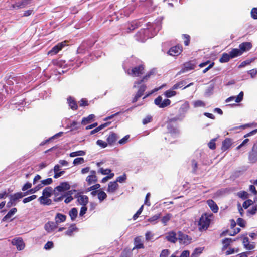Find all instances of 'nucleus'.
Here are the masks:
<instances>
[{
  "label": "nucleus",
  "instance_id": "f257e3e1",
  "mask_svg": "<svg viewBox=\"0 0 257 257\" xmlns=\"http://www.w3.org/2000/svg\"><path fill=\"white\" fill-rule=\"evenodd\" d=\"M213 218V215L212 214L204 213L202 214L198 223L199 230L207 229Z\"/></svg>",
  "mask_w": 257,
  "mask_h": 257
},
{
  "label": "nucleus",
  "instance_id": "f03ea898",
  "mask_svg": "<svg viewBox=\"0 0 257 257\" xmlns=\"http://www.w3.org/2000/svg\"><path fill=\"white\" fill-rule=\"evenodd\" d=\"M154 74L153 71H150L143 78L139 81L134 82L133 87L136 88L138 85H141L139 87V90L137 93L139 96H142L143 95L144 92L146 89V86L144 84H141L142 83L147 82L148 79L151 77L152 75Z\"/></svg>",
  "mask_w": 257,
  "mask_h": 257
},
{
  "label": "nucleus",
  "instance_id": "7ed1b4c3",
  "mask_svg": "<svg viewBox=\"0 0 257 257\" xmlns=\"http://www.w3.org/2000/svg\"><path fill=\"white\" fill-rule=\"evenodd\" d=\"M22 80V78H21L20 77H16L10 76L6 81V84L4 85V86L8 87V86H9V88L10 89L16 90L18 87V84L22 83L21 82Z\"/></svg>",
  "mask_w": 257,
  "mask_h": 257
},
{
  "label": "nucleus",
  "instance_id": "20e7f679",
  "mask_svg": "<svg viewBox=\"0 0 257 257\" xmlns=\"http://www.w3.org/2000/svg\"><path fill=\"white\" fill-rule=\"evenodd\" d=\"M144 68L143 66L142 65H140L133 68L131 70H128L127 73L133 77H138L144 73Z\"/></svg>",
  "mask_w": 257,
  "mask_h": 257
},
{
  "label": "nucleus",
  "instance_id": "39448f33",
  "mask_svg": "<svg viewBox=\"0 0 257 257\" xmlns=\"http://www.w3.org/2000/svg\"><path fill=\"white\" fill-rule=\"evenodd\" d=\"M248 160L251 163L257 162V141L253 144L251 150L249 152Z\"/></svg>",
  "mask_w": 257,
  "mask_h": 257
},
{
  "label": "nucleus",
  "instance_id": "423d86ee",
  "mask_svg": "<svg viewBox=\"0 0 257 257\" xmlns=\"http://www.w3.org/2000/svg\"><path fill=\"white\" fill-rule=\"evenodd\" d=\"M154 103L160 108H164L170 104L171 101L168 99H165L162 101V97L159 96L155 99Z\"/></svg>",
  "mask_w": 257,
  "mask_h": 257
},
{
  "label": "nucleus",
  "instance_id": "0eeeda50",
  "mask_svg": "<svg viewBox=\"0 0 257 257\" xmlns=\"http://www.w3.org/2000/svg\"><path fill=\"white\" fill-rule=\"evenodd\" d=\"M12 244L16 246L18 250H22L25 247V243L20 237L13 239L12 241Z\"/></svg>",
  "mask_w": 257,
  "mask_h": 257
},
{
  "label": "nucleus",
  "instance_id": "6e6552de",
  "mask_svg": "<svg viewBox=\"0 0 257 257\" xmlns=\"http://www.w3.org/2000/svg\"><path fill=\"white\" fill-rule=\"evenodd\" d=\"M182 47L180 45H177L171 47L168 52L169 55L176 56L179 55L182 52Z\"/></svg>",
  "mask_w": 257,
  "mask_h": 257
},
{
  "label": "nucleus",
  "instance_id": "1a4fd4ad",
  "mask_svg": "<svg viewBox=\"0 0 257 257\" xmlns=\"http://www.w3.org/2000/svg\"><path fill=\"white\" fill-rule=\"evenodd\" d=\"M96 171L92 170L90 171V175L88 176L86 178V181L88 185H90L93 183H95L97 181V177L96 175Z\"/></svg>",
  "mask_w": 257,
  "mask_h": 257
},
{
  "label": "nucleus",
  "instance_id": "9d476101",
  "mask_svg": "<svg viewBox=\"0 0 257 257\" xmlns=\"http://www.w3.org/2000/svg\"><path fill=\"white\" fill-rule=\"evenodd\" d=\"M70 188V185L68 183L62 182L59 185L55 188V191H58L61 193H65V191L69 190Z\"/></svg>",
  "mask_w": 257,
  "mask_h": 257
},
{
  "label": "nucleus",
  "instance_id": "9b49d317",
  "mask_svg": "<svg viewBox=\"0 0 257 257\" xmlns=\"http://www.w3.org/2000/svg\"><path fill=\"white\" fill-rule=\"evenodd\" d=\"M66 42H63L58 43L57 45L54 46L52 49L49 51L48 54L51 55L56 54L62 48L65 46Z\"/></svg>",
  "mask_w": 257,
  "mask_h": 257
},
{
  "label": "nucleus",
  "instance_id": "f8f14e48",
  "mask_svg": "<svg viewBox=\"0 0 257 257\" xmlns=\"http://www.w3.org/2000/svg\"><path fill=\"white\" fill-rule=\"evenodd\" d=\"M165 238L167 241L171 243H175L178 240V235L175 232L172 231L166 233Z\"/></svg>",
  "mask_w": 257,
  "mask_h": 257
},
{
  "label": "nucleus",
  "instance_id": "ddd939ff",
  "mask_svg": "<svg viewBox=\"0 0 257 257\" xmlns=\"http://www.w3.org/2000/svg\"><path fill=\"white\" fill-rule=\"evenodd\" d=\"M32 0H23L21 2H18L15 4L12 5L13 9H21L26 7L28 5L30 4Z\"/></svg>",
  "mask_w": 257,
  "mask_h": 257
},
{
  "label": "nucleus",
  "instance_id": "4468645a",
  "mask_svg": "<svg viewBox=\"0 0 257 257\" xmlns=\"http://www.w3.org/2000/svg\"><path fill=\"white\" fill-rule=\"evenodd\" d=\"M26 194V193H23L22 192H18L9 196L10 199L16 205L18 201L22 198Z\"/></svg>",
  "mask_w": 257,
  "mask_h": 257
},
{
  "label": "nucleus",
  "instance_id": "2eb2a0df",
  "mask_svg": "<svg viewBox=\"0 0 257 257\" xmlns=\"http://www.w3.org/2000/svg\"><path fill=\"white\" fill-rule=\"evenodd\" d=\"M243 92L241 91L237 96H231L227 98L225 102L227 103L235 100V102L239 103L243 100Z\"/></svg>",
  "mask_w": 257,
  "mask_h": 257
},
{
  "label": "nucleus",
  "instance_id": "dca6fc26",
  "mask_svg": "<svg viewBox=\"0 0 257 257\" xmlns=\"http://www.w3.org/2000/svg\"><path fill=\"white\" fill-rule=\"evenodd\" d=\"M167 128L169 133L173 137L175 138L177 137L179 134V130L174 126H173L170 123H168L167 125Z\"/></svg>",
  "mask_w": 257,
  "mask_h": 257
},
{
  "label": "nucleus",
  "instance_id": "f3484780",
  "mask_svg": "<svg viewBox=\"0 0 257 257\" xmlns=\"http://www.w3.org/2000/svg\"><path fill=\"white\" fill-rule=\"evenodd\" d=\"M178 240H179L180 243L188 244L190 243V239L188 235L183 234L181 232H178Z\"/></svg>",
  "mask_w": 257,
  "mask_h": 257
},
{
  "label": "nucleus",
  "instance_id": "a211bd4d",
  "mask_svg": "<svg viewBox=\"0 0 257 257\" xmlns=\"http://www.w3.org/2000/svg\"><path fill=\"white\" fill-rule=\"evenodd\" d=\"M252 47L250 42H243L239 45V50L241 52L242 54L243 52L248 51Z\"/></svg>",
  "mask_w": 257,
  "mask_h": 257
},
{
  "label": "nucleus",
  "instance_id": "6ab92c4d",
  "mask_svg": "<svg viewBox=\"0 0 257 257\" xmlns=\"http://www.w3.org/2000/svg\"><path fill=\"white\" fill-rule=\"evenodd\" d=\"M118 186V185L116 182H110L108 184L107 191L110 193H113L117 190Z\"/></svg>",
  "mask_w": 257,
  "mask_h": 257
},
{
  "label": "nucleus",
  "instance_id": "aec40b11",
  "mask_svg": "<svg viewBox=\"0 0 257 257\" xmlns=\"http://www.w3.org/2000/svg\"><path fill=\"white\" fill-rule=\"evenodd\" d=\"M76 192V190H70L67 192L64 193V198H66L64 202L65 203L67 204L70 203L73 199L72 195L74 192Z\"/></svg>",
  "mask_w": 257,
  "mask_h": 257
},
{
  "label": "nucleus",
  "instance_id": "412c9836",
  "mask_svg": "<svg viewBox=\"0 0 257 257\" xmlns=\"http://www.w3.org/2000/svg\"><path fill=\"white\" fill-rule=\"evenodd\" d=\"M118 138L116 134L111 132L107 137V142L109 145H111L117 140Z\"/></svg>",
  "mask_w": 257,
  "mask_h": 257
},
{
  "label": "nucleus",
  "instance_id": "4be33fe9",
  "mask_svg": "<svg viewBox=\"0 0 257 257\" xmlns=\"http://www.w3.org/2000/svg\"><path fill=\"white\" fill-rule=\"evenodd\" d=\"M207 204L214 213H217L218 211V207L216 203L212 200H208L207 201Z\"/></svg>",
  "mask_w": 257,
  "mask_h": 257
},
{
  "label": "nucleus",
  "instance_id": "5701e85b",
  "mask_svg": "<svg viewBox=\"0 0 257 257\" xmlns=\"http://www.w3.org/2000/svg\"><path fill=\"white\" fill-rule=\"evenodd\" d=\"M232 144V140L229 138L225 139L222 142V150L225 151L227 150Z\"/></svg>",
  "mask_w": 257,
  "mask_h": 257
},
{
  "label": "nucleus",
  "instance_id": "b1692460",
  "mask_svg": "<svg viewBox=\"0 0 257 257\" xmlns=\"http://www.w3.org/2000/svg\"><path fill=\"white\" fill-rule=\"evenodd\" d=\"M17 211L16 208H13L11 209L8 213L4 217L3 220L4 221H6L10 219Z\"/></svg>",
  "mask_w": 257,
  "mask_h": 257
},
{
  "label": "nucleus",
  "instance_id": "393cba45",
  "mask_svg": "<svg viewBox=\"0 0 257 257\" xmlns=\"http://www.w3.org/2000/svg\"><path fill=\"white\" fill-rule=\"evenodd\" d=\"M56 228L55 223L53 222H49L46 223L45 225V230L48 232H50L53 231Z\"/></svg>",
  "mask_w": 257,
  "mask_h": 257
},
{
  "label": "nucleus",
  "instance_id": "a878e982",
  "mask_svg": "<svg viewBox=\"0 0 257 257\" xmlns=\"http://www.w3.org/2000/svg\"><path fill=\"white\" fill-rule=\"evenodd\" d=\"M40 203L45 205H49L52 203V200L48 197L41 196L38 199Z\"/></svg>",
  "mask_w": 257,
  "mask_h": 257
},
{
  "label": "nucleus",
  "instance_id": "bb28decb",
  "mask_svg": "<svg viewBox=\"0 0 257 257\" xmlns=\"http://www.w3.org/2000/svg\"><path fill=\"white\" fill-rule=\"evenodd\" d=\"M77 201L79 204L85 206L88 202V197L86 195H80L78 197Z\"/></svg>",
  "mask_w": 257,
  "mask_h": 257
},
{
  "label": "nucleus",
  "instance_id": "cd10ccee",
  "mask_svg": "<svg viewBox=\"0 0 257 257\" xmlns=\"http://www.w3.org/2000/svg\"><path fill=\"white\" fill-rule=\"evenodd\" d=\"M134 245L135 247H134L133 249H141L144 248V245L142 243V241L141 239L139 237H136L135 239L134 240Z\"/></svg>",
  "mask_w": 257,
  "mask_h": 257
},
{
  "label": "nucleus",
  "instance_id": "c85d7f7f",
  "mask_svg": "<svg viewBox=\"0 0 257 257\" xmlns=\"http://www.w3.org/2000/svg\"><path fill=\"white\" fill-rule=\"evenodd\" d=\"M230 59L231 58L229 53H223L219 58V62L220 63L228 62Z\"/></svg>",
  "mask_w": 257,
  "mask_h": 257
},
{
  "label": "nucleus",
  "instance_id": "c756f323",
  "mask_svg": "<svg viewBox=\"0 0 257 257\" xmlns=\"http://www.w3.org/2000/svg\"><path fill=\"white\" fill-rule=\"evenodd\" d=\"M229 54L231 59L242 55L241 52L239 50V49L236 48L232 49V50L229 52Z\"/></svg>",
  "mask_w": 257,
  "mask_h": 257
},
{
  "label": "nucleus",
  "instance_id": "7c9ffc66",
  "mask_svg": "<svg viewBox=\"0 0 257 257\" xmlns=\"http://www.w3.org/2000/svg\"><path fill=\"white\" fill-rule=\"evenodd\" d=\"M67 101L70 107L73 110H76L77 108V105L76 102L74 101L73 98L69 97L67 98Z\"/></svg>",
  "mask_w": 257,
  "mask_h": 257
},
{
  "label": "nucleus",
  "instance_id": "2f4dec72",
  "mask_svg": "<svg viewBox=\"0 0 257 257\" xmlns=\"http://www.w3.org/2000/svg\"><path fill=\"white\" fill-rule=\"evenodd\" d=\"M52 192V188L51 187H47L43 190L42 192V196L50 197L51 195Z\"/></svg>",
  "mask_w": 257,
  "mask_h": 257
},
{
  "label": "nucleus",
  "instance_id": "473e14b6",
  "mask_svg": "<svg viewBox=\"0 0 257 257\" xmlns=\"http://www.w3.org/2000/svg\"><path fill=\"white\" fill-rule=\"evenodd\" d=\"M77 230V227H76L75 224L71 225L68 230L66 231L65 234L68 236H71L73 235V232L74 231H76Z\"/></svg>",
  "mask_w": 257,
  "mask_h": 257
},
{
  "label": "nucleus",
  "instance_id": "72a5a7b5",
  "mask_svg": "<svg viewBox=\"0 0 257 257\" xmlns=\"http://www.w3.org/2000/svg\"><path fill=\"white\" fill-rule=\"evenodd\" d=\"M77 214L78 211L77 209L75 208H72L69 212V215L71 217V219L73 221L75 219L77 216Z\"/></svg>",
  "mask_w": 257,
  "mask_h": 257
},
{
  "label": "nucleus",
  "instance_id": "f704fd0d",
  "mask_svg": "<svg viewBox=\"0 0 257 257\" xmlns=\"http://www.w3.org/2000/svg\"><path fill=\"white\" fill-rule=\"evenodd\" d=\"M66 220V216L61 213H57L55 217V220L57 223L64 222Z\"/></svg>",
  "mask_w": 257,
  "mask_h": 257
},
{
  "label": "nucleus",
  "instance_id": "c9c22d12",
  "mask_svg": "<svg viewBox=\"0 0 257 257\" xmlns=\"http://www.w3.org/2000/svg\"><path fill=\"white\" fill-rule=\"evenodd\" d=\"M94 115L90 114L88 117L83 118L82 120L81 123L83 125L89 123L91 122V120L94 118Z\"/></svg>",
  "mask_w": 257,
  "mask_h": 257
},
{
  "label": "nucleus",
  "instance_id": "e433bc0d",
  "mask_svg": "<svg viewBox=\"0 0 257 257\" xmlns=\"http://www.w3.org/2000/svg\"><path fill=\"white\" fill-rule=\"evenodd\" d=\"M24 99L22 98V99H19V97H17L15 100L12 101V105H24ZM26 105V103H25L24 105Z\"/></svg>",
  "mask_w": 257,
  "mask_h": 257
},
{
  "label": "nucleus",
  "instance_id": "4c0bfd02",
  "mask_svg": "<svg viewBox=\"0 0 257 257\" xmlns=\"http://www.w3.org/2000/svg\"><path fill=\"white\" fill-rule=\"evenodd\" d=\"M203 249V248L201 247L195 248L191 255V257H198L202 252Z\"/></svg>",
  "mask_w": 257,
  "mask_h": 257
},
{
  "label": "nucleus",
  "instance_id": "58836bf2",
  "mask_svg": "<svg viewBox=\"0 0 257 257\" xmlns=\"http://www.w3.org/2000/svg\"><path fill=\"white\" fill-rule=\"evenodd\" d=\"M193 106L195 108L202 107H204L205 106L206 104L203 101L198 100L193 102Z\"/></svg>",
  "mask_w": 257,
  "mask_h": 257
},
{
  "label": "nucleus",
  "instance_id": "ea45409f",
  "mask_svg": "<svg viewBox=\"0 0 257 257\" xmlns=\"http://www.w3.org/2000/svg\"><path fill=\"white\" fill-rule=\"evenodd\" d=\"M214 86L213 84H210L208 87L206 89L205 95L206 96H210L213 93Z\"/></svg>",
  "mask_w": 257,
  "mask_h": 257
},
{
  "label": "nucleus",
  "instance_id": "a19ab883",
  "mask_svg": "<svg viewBox=\"0 0 257 257\" xmlns=\"http://www.w3.org/2000/svg\"><path fill=\"white\" fill-rule=\"evenodd\" d=\"M85 154V151L80 150L71 153L70 154V156L71 157H74L78 156H84Z\"/></svg>",
  "mask_w": 257,
  "mask_h": 257
},
{
  "label": "nucleus",
  "instance_id": "79ce46f5",
  "mask_svg": "<svg viewBox=\"0 0 257 257\" xmlns=\"http://www.w3.org/2000/svg\"><path fill=\"white\" fill-rule=\"evenodd\" d=\"M107 197L106 194L103 191H99L98 192V198L100 202L103 201Z\"/></svg>",
  "mask_w": 257,
  "mask_h": 257
},
{
  "label": "nucleus",
  "instance_id": "37998d69",
  "mask_svg": "<svg viewBox=\"0 0 257 257\" xmlns=\"http://www.w3.org/2000/svg\"><path fill=\"white\" fill-rule=\"evenodd\" d=\"M172 215L170 214H167L165 216L162 217L161 219L162 223L164 225H166L167 222L170 220Z\"/></svg>",
  "mask_w": 257,
  "mask_h": 257
},
{
  "label": "nucleus",
  "instance_id": "c03bdc74",
  "mask_svg": "<svg viewBox=\"0 0 257 257\" xmlns=\"http://www.w3.org/2000/svg\"><path fill=\"white\" fill-rule=\"evenodd\" d=\"M63 134V132H59L58 133L55 134V135H54L53 136L50 137L49 139L46 140L44 142H42L41 144H40V145H44L45 143L49 142L50 141H51V140L52 139H54L55 138H56L57 137H59L60 136H61Z\"/></svg>",
  "mask_w": 257,
  "mask_h": 257
},
{
  "label": "nucleus",
  "instance_id": "a18cd8bd",
  "mask_svg": "<svg viewBox=\"0 0 257 257\" xmlns=\"http://www.w3.org/2000/svg\"><path fill=\"white\" fill-rule=\"evenodd\" d=\"M232 242V240L231 238H226L222 240V244H223V247L227 248L230 244Z\"/></svg>",
  "mask_w": 257,
  "mask_h": 257
},
{
  "label": "nucleus",
  "instance_id": "49530a36",
  "mask_svg": "<svg viewBox=\"0 0 257 257\" xmlns=\"http://www.w3.org/2000/svg\"><path fill=\"white\" fill-rule=\"evenodd\" d=\"M160 217V214H157L151 217L148 219V221L153 223H156L157 220Z\"/></svg>",
  "mask_w": 257,
  "mask_h": 257
},
{
  "label": "nucleus",
  "instance_id": "de8ad7c7",
  "mask_svg": "<svg viewBox=\"0 0 257 257\" xmlns=\"http://www.w3.org/2000/svg\"><path fill=\"white\" fill-rule=\"evenodd\" d=\"M186 84L185 81H181L176 84H175L172 87L173 89H177L178 88H181L184 86V85Z\"/></svg>",
  "mask_w": 257,
  "mask_h": 257
},
{
  "label": "nucleus",
  "instance_id": "09e8293b",
  "mask_svg": "<svg viewBox=\"0 0 257 257\" xmlns=\"http://www.w3.org/2000/svg\"><path fill=\"white\" fill-rule=\"evenodd\" d=\"M176 94V92L172 90H168L165 93V95L167 97H171L173 96H175Z\"/></svg>",
  "mask_w": 257,
  "mask_h": 257
},
{
  "label": "nucleus",
  "instance_id": "8fccbe9b",
  "mask_svg": "<svg viewBox=\"0 0 257 257\" xmlns=\"http://www.w3.org/2000/svg\"><path fill=\"white\" fill-rule=\"evenodd\" d=\"M237 195L239 197L245 199L247 198L248 197V193L245 191H240L237 193Z\"/></svg>",
  "mask_w": 257,
  "mask_h": 257
},
{
  "label": "nucleus",
  "instance_id": "3c124183",
  "mask_svg": "<svg viewBox=\"0 0 257 257\" xmlns=\"http://www.w3.org/2000/svg\"><path fill=\"white\" fill-rule=\"evenodd\" d=\"M84 162V160L83 158H77L73 161V164L74 165L82 164Z\"/></svg>",
  "mask_w": 257,
  "mask_h": 257
},
{
  "label": "nucleus",
  "instance_id": "603ef678",
  "mask_svg": "<svg viewBox=\"0 0 257 257\" xmlns=\"http://www.w3.org/2000/svg\"><path fill=\"white\" fill-rule=\"evenodd\" d=\"M194 68V66L192 65V64L190 63H186L184 64V70L185 71H188L192 69H193Z\"/></svg>",
  "mask_w": 257,
  "mask_h": 257
},
{
  "label": "nucleus",
  "instance_id": "864d4df0",
  "mask_svg": "<svg viewBox=\"0 0 257 257\" xmlns=\"http://www.w3.org/2000/svg\"><path fill=\"white\" fill-rule=\"evenodd\" d=\"M36 197H37L36 195H33L31 196H29V197L24 198L23 200V202L24 203H26L32 201L33 200L36 199Z\"/></svg>",
  "mask_w": 257,
  "mask_h": 257
},
{
  "label": "nucleus",
  "instance_id": "5fc2aeb1",
  "mask_svg": "<svg viewBox=\"0 0 257 257\" xmlns=\"http://www.w3.org/2000/svg\"><path fill=\"white\" fill-rule=\"evenodd\" d=\"M96 144L102 148H104L107 146V143L101 140H98L96 142Z\"/></svg>",
  "mask_w": 257,
  "mask_h": 257
},
{
  "label": "nucleus",
  "instance_id": "6e6d98bb",
  "mask_svg": "<svg viewBox=\"0 0 257 257\" xmlns=\"http://www.w3.org/2000/svg\"><path fill=\"white\" fill-rule=\"evenodd\" d=\"M87 48V45L85 43H83L77 50V52L79 53H83L84 49Z\"/></svg>",
  "mask_w": 257,
  "mask_h": 257
},
{
  "label": "nucleus",
  "instance_id": "4d7b16f0",
  "mask_svg": "<svg viewBox=\"0 0 257 257\" xmlns=\"http://www.w3.org/2000/svg\"><path fill=\"white\" fill-rule=\"evenodd\" d=\"M252 204L253 201L250 199H248L244 202L242 206L243 208H244L245 209H247L249 206H250Z\"/></svg>",
  "mask_w": 257,
  "mask_h": 257
},
{
  "label": "nucleus",
  "instance_id": "13d9d810",
  "mask_svg": "<svg viewBox=\"0 0 257 257\" xmlns=\"http://www.w3.org/2000/svg\"><path fill=\"white\" fill-rule=\"evenodd\" d=\"M138 27V25L137 24V23L135 22H132V23L131 24L130 26H128L127 27L128 30L127 31V32H131L132 30H134L136 28Z\"/></svg>",
  "mask_w": 257,
  "mask_h": 257
},
{
  "label": "nucleus",
  "instance_id": "bf43d9fd",
  "mask_svg": "<svg viewBox=\"0 0 257 257\" xmlns=\"http://www.w3.org/2000/svg\"><path fill=\"white\" fill-rule=\"evenodd\" d=\"M126 179V175L124 174L123 175H122V176H120L119 177H118L116 179V181L115 182H119V183H123V182H124L125 181V180Z\"/></svg>",
  "mask_w": 257,
  "mask_h": 257
},
{
  "label": "nucleus",
  "instance_id": "052dcab7",
  "mask_svg": "<svg viewBox=\"0 0 257 257\" xmlns=\"http://www.w3.org/2000/svg\"><path fill=\"white\" fill-rule=\"evenodd\" d=\"M98 172L101 173L103 175H107L109 174L111 172V170L109 169H104L101 168L99 170Z\"/></svg>",
  "mask_w": 257,
  "mask_h": 257
},
{
  "label": "nucleus",
  "instance_id": "680f3d73",
  "mask_svg": "<svg viewBox=\"0 0 257 257\" xmlns=\"http://www.w3.org/2000/svg\"><path fill=\"white\" fill-rule=\"evenodd\" d=\"M53 182L52 179L51 178H47L46 179L41 181V184L44 185H49Z\"/></svg>",
  "mask_w": 257,
  "mask_h": 257
},
{
  "label": "nucleus",
  "instance_id": "e2e57ef3",
  "mask_svg": "<svg viewBox=\"0 0 257 257\" xmlns=\"http://www.w3.org/2000/svg\"><path fill=\"white\" fill-rule=\"evenodd\" d=\"M251 60H246L242 62L239 65L238 68H242L245 66L246 65H249L251 62Z\"/></svg>",
  "mask_w": 257,
  "mask_h": 257
},
{
  "label": "nucleus",
  "instance_id": "0e129e2a",
  "mask_svg": "<svg viewBox=\"0 0 257 257\" xmlns=\"http://www.w3.org/2000/svg\"><path fill=\"white\" fill-rule=\"evenodd\" d=\"M184 117V115L176 116V117L170 119V122L176 121L177 120H182Z\"/></svg>",
  "mask_w": 257,
  "mask_h": 257
},
{
  "label": "nucleus",
  "instance_id": "69168bd1",
  "mask_svg": "<svg viewBox=\"0 0 257 257\" xmlns=\"http://www.w3.org/2000/svg\"><path fill=\"white\" fill-rule=\"evenodd\" d=\"M251 15L252 18L254 19H257V9L254 8L251 11Z\"/></svg>",
  "mask_w": 257,
  "mask_h": 257
},
{
  "label": "nucleus",
  "instance_id": "338daca9",
  "mask_svg": "<svg viewBox=\"0 0 257 257\" xmlns=\"http://www.w3.org/2000/svg\"><path fill=\"white\" fill-rule=\"evenodd\" d=\"M53 247V243L51 241H48V242H47L45 244V245L44 246V248L46 250L50 249Z\"/></svg>",
  "mask_w": 257,
  "mask_h": 257
},
{
  "label": "nucleus",
  "instance_id": "774afa93",
  "mask_svg": "<svg viewBox=\"0 0 257 257\" xmlns=\"http://www.w3.org/2000/svg\"><path fill=\"white\" fill-rule=\"evenodd\" d=\"M169 254V251L168 249H164L162 251L160 257H167Z\"/></svg>",
  "mask_w": 257,
  "mask_h": 257
}]
</instances>
